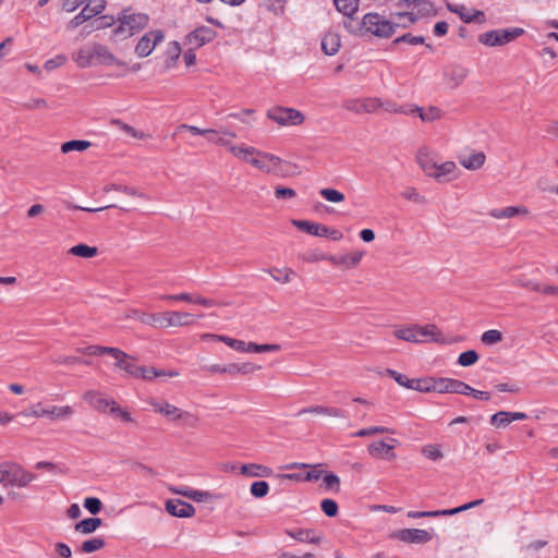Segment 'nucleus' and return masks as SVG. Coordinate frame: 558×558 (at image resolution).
I'll return each instance as SVG.
<instances>
[{
  "label": "nucleus",
  "instance_id": "37998d69",
  "mask_svg": "<svg viewBox=\"0 0 558 558\" xmlns=\"http://www.w3.org/2000/svg\"><path fill=\"white\" fill-rule=\"evenodd\" d=\"M390 433L392 434L393 430L391 428L385 427V426H371L366 428L359 429L357 432L353 433L352 437H367L373 436L376 434H385Z\"/></svg>",
  "mask_w": 558,
  "mask_h": 558
},
{
  "label": "nucleus",
  "instance_id": "5fc2aeb1",
  "mask_svg": "<svg viewBox=\"0 0 558 558\" xmlns=\"http://www.w3.org/2000/svg\"><path fill=\"white\" fill-rule=\"evenodd\" d=\"M293 226H295L299 230L304 231L311 235L317 234L318 222H313L308 220H292Z\"/></svg>",
  "mask_w": 558,
  "mask_h": 558
},
{
  "label": "nucleus",
  "instance_id": "20e7f679",
  "mask_svg": "<svg viewBox=\"0 0 558 558\" xmlns=\"http://www.w3.org/2000/svg\"><path fill=\"white\" fill-rule=\"evenodd\" d=\"M398 25L399 24H395L375 12L367 13L362 19L364 33H369L377 37H390L395 32V26Z\"/></svg>",
  "mask_w": 558,
  "mask_h": 558
},
{
  "label": "nucleus",
  "instance_id": "de8ad7c7",
  "mask_svg": "<svg viewBox=\"0 0 558 558\" xmlns=\"http://www.w3.org/2000/svg\"><path fill=\"white\" fill-rule=\"evenodd\" d=\"M181 54V46L178 41H171L167 50L166 65L170 68L179 59Z\"/></svg>",
  "mask_w": 558,
  "mask_h": 558
},
{
  "label": "nucleus",
  "instance_id": "f704fd0d",
  "mask_svg": "<svg viewBox=\"0 0 558 558\" xmlns=\"http://www.w3.org/2000/svg\"><path fill=\"white\" fill-rule=\"evenodd\" d=\"M485 159L486 157L484 153L480 151L471 154L468 157L461 158L460 163L468 170H477L484 165Z\"/></svg>",
  "mask_w": 558,
  "mask_h": 558
},
{
  "label": "nucleus",
  "instance_id": "e2e57ef3",
  "mask_svg": "<svg viewBox=\"0 0 558 558\" xmlns=\"http://www.w3.org/2000/svg\"><path fill=\"white\" fill-rule=\"evenodd\" d=\"M407 43L410 45H420L425 43V38L423 36H415L411 33H407L393 40L392 44Z\"/></svg>",
  "mask_w": 558,
  "mask_h": 558
},
{
  "label": "nucleus",
  "instance_id": "4be33fe9",
  "mask_svg": "<svg viewBox=\"0 0 558 558\" xmlns=\"http://www.w3.org/2000/svg\"><path fill=\"white\" fill-rule=\"evenodd\" d=\"M416 161L426 175L433 177L437 161L427 148L418 149L416 154Z\"/></svg>",
  "mask_w": 558,
  "mask_h": 558
},
{
  "label": "nucleus",
  "instance_id": "4c0bfd02",
  "mask_svg": "<svg viewBox=\"0 0 558 558\" xmlns=\"http://www.w3.org/2000/svg\"><path fill=\"white\" fill-rule=\"evenodd\" d=\"M409 389H413L420 392H434L435 378L425 377L420 379H412Z\"/></svg>",
  "mask_w": 558,
  "mask_h": 558
},
{
  "label": "nucleus",
  "instance_id": "f03ea898",
  "mask_svg": "<svg viewBox=\"0 0 558 558\" xmlns=\"http://www.w3.org/2000/svg\"><path fill=\"white\" fill-rule=\"evenodd\" d=\"M395 336L398 339L420 343V342H439L441 332L438 328L433 324H427L425 326H407L395 330Z\"/></svg>",
  "mask_w": 558,
  "mask_h": 558
},
{
  "label": "nucleus",
  "instance_id": "8fccbe9b",
  "mask_svg": "<svg viewBox=\"0 0 558 558\" xmlns=\"http://www.w3.org/2000/svg\"><path fill=\"white\" fill-rule=\"evenodd\" d=\"M250 492L255 498H263L269 492V484L266 481L254 482L250 487Z\"/></svg>",
  "mask_w": 558,
  "mask_h": 558
},
{
  "label": "nucleus",
  "instance_id": "423d86ee",
  "mask_svg": "<svg viewBox=\"0 0 558 558\" xmlns=\"http://www.w3.org/2000/svg\"><path fill=\"white\" fill-rule=\"evenodd\" d=\"M267 117L279 125H300L304 122V114L293 108L277 106L267 111Z\"/></svg>",
  "mask_w": 558,
  "mask_h": 558
},
{
  "label": "nucleus",
  "instance_id": "338daca9",
  "mask_svg": "<svg viewBox=\"0 0 558 558\" xmlns=\"http://www.w3.org/2000/svg\"><path fill=\"white\" fill-rule=\"evenodd\" d=\"M66 60L68 59H66V57L64 54H58L54 58H51V59L47 60L45 62V64H44V68L47 71H52V70H54V69L65 64Z\"/></svg>",
  "mask_w": 558,
  "mask_h": 558
},
{
  "label": "nucleus",
  "instance_id": "7ed1b4c3",
  "mask_svg": "<svg viewBox=\"0 0 558 558\" xmlns=\"http://www.w3.org/2000/svg\"><path fill=\"white\" fill-rule=\"evenodd\" d=\"M35 478V474L16 463L4 462L0 464V484L4 486L25 487Z\"/></svg>",
  "mask_w": 558,
  "mask_h": 558
},
{
  "label": "nucleus",
  "instance_id": "72a5a7b5",
  "mask_svg": "<svg viewBox=\"0 0 558 558\" xmlns=\"http://www.w3.org/2000/svg\"><path fill=\"white\" fill-rule=\"evenodd\" d=\"M360 0H333L336 9L347 17L353 16L359 10Z\"/></svg>",
  "mask_w": 558,
  "mask_h": 558
},
{
  "label": "nucleus",
  "instance_id": "0eeeda50",
  "mask_svg": "<svg viewBox=\"0 0 558 558\" xmlns=\"http://www.w3.org/2000/svg\"><path fill=\"white\" fill-rule=\"evenodd\" d=\"M149 404L153 407L155 412L165 415L170 421L182 420L186 425L190 426H193L196 422V418L193 414L182 411L178 407L168 402H160L153 399L149 401Z\"/></svg>",
  "mask_w": 558,
  "mask_h": 558
},
{
  "label": "nucleus",
  "instance_id": "3c124183",
  "mask_svg": "<svg viewBox=\"0 0 558 558\" xmlns=\"http://www.w3.org/2000/svg\"><path fill=\"white\" fill-rule=\"evenodd\" d=\"M502 340V333L496 329H489L483 332L481 341L486 345H494Z\"/></svg>",
  "mask_w": 558,
  "mask_h": 558
},
{
  "label": "nucleus",
  "instance_id": "a18cd8bd",
  "mask_svg": "<svg viewBox=\"0 0 558 558\" xmlns=\"http://www.w3.org/2000/svg\"><path fill=\"white\" fill-rule=\"evenodd\" d=\"M217 339L238 352H246L247 350V343L243 340L228 336H217Z\"/></svg>",
  "mask_w": 558,
  "mask_h": 558
},
{
  "label": "nucleus",
  "instance_id": "e433bc0d",
  "mask_svg": "<svg viewBox=\"0 0 558 558\" xmlns=\"http://www.w3.org/2000/svg\"><path fill=\"white\" fill-rule=\"evenodd\" d=\"M519 214H527L526 207L509 206L501 209H494L490 215L497 219L512 218Z\"/></svg>",
  "mask_w": 558,
  "mask_h": 558
},
{
  "label": "nucleus",
  "instance_id": "13d9d810",
  "mask_svg": "<svg viewBox=\"0 0 558 558\" xmlns=\"http://www.w3.org/2000/svg\"><path fill=\"white\" fill-rule=\"evenodd\" d=\"M381 99L377 97L362 98L363 112L374 113L380 108Z\"/></svg>",
  "mask_w": 558,
  "mask_h": 558
},
{
  "label": "nucleus",
  "instance_id": "473e14b6",
  "mask_svg": "<svg viewBox=\"0 0 558 558\" xmlns=\"http://www.w3.org/2000/svg\"><path fill=\"white\" fill-rule=\"evenodd\" d=\"M456 168V163L452 161H446L440 165L437 163L435 172L432 178L439 182L450 180L449 175H451L454 172Z\"/></svg>",
  "mask_w": 558,
  "mask_h": 558
},
{
  "label": "nucleus",
  "instance_id": "9d476101",
  "mask_svg": "<svg viewBox=\"0 0 558 558\" xmlns=\"http://www.w3.org/2000/svg\"><path fill=\"white\" fill-rule=\"evenodd\" d=\"M217 36L216 31L208 26H199L189 33L185 37L184 45L192 49H197L213 41Z\"/></svg>",
  "mask_w": 558,
  "mask_h": 558
},
{
  "label": "nucleus",
  "instance_id": "ddd939ff",
  "mask_svg": "<svg viewBox=\"0 0 558 558\" xmlns=\"http://www.w3.org/2000/svg\"><path fill=\"white\" fill-rule=\"evenodd\" d=\"M166 510L169 514L178 518H191L195 513L193 505L181 499H170L166 502Z\"/></svg>",
  "mask_w": 558,
  "mask_h": 558
},
{
  "label": "nucleus",
  "instance_id": "aec40b11",
  "mask_svg": "<svg viewBox=\"0 0 558 558\" xmlns=\"http://www.w3.org/2000/svg\"><path fill=\"white\" fill-rule=\"evenodd\" d=\"M395 446L389 445L383 440L374 441L367 447V452L369 456L374 458H387L388 460H392L396 457L393 451Z\"/></svg>",
  "mask_w": 558,
  "mask_h": 558
},
{
  "label": "nucleus",
  "instance_id": "2eb2a0df",
  "mask_svg": "<svg viewBox=\"0 0 558 558\" xmlns=\"http://www.w3.org/2000/svg\"><path fill=\"white\" fill-rule=\"evenodd\" d=\"M84 400L95 410L106 412L107 409L116 403L114 400L106 398L102 393L94 390H88L84 393Z\"/></svg>",
  "mask_w": 558,
  "mask_h": 558
},
{
  "label": "nucleus",
  "instance_id": "412c9836",
  "mask_svg": "<svg viewBox=\"0 0 558 558\" xmlns=\"http://www.w3.org/2000/svg\"><path fill=\"white\" fill-rule=\"evenodd\" d=\"M117 360L116 366L124 371L129 376L137 378L141 366L134 362V359L122 351L121 355L112 356Z\"/></svg>",
  "mask_w": 558,
  "mask_h": 558
},
{
  "label": "nucleus",
  "instance_id": "c03bdc74",
  "mask_svg": "<svg viewBox=\"0 0 558 558\" xmlns=\"http://www.w3.org/2000/svg\"><path fill=\"white\" fill-rule=\"evenodd\" d=\"M48 413L46 416H48L51 420L56 418H66L73 414V409L70 405L65 407H51L50 409H47Z\"/></svg>",
  "mask_w": 558,
  "mask_h": 558
},
{
  "label": "nucleus",
  "instance_id": "9b49d317",
  "mask_svg": "<svg viewBox=\"0 0 558 558\" xmlns=\"http://www.w3.org/2000/svg\"><path fill=\"white\" fill-rule=\"evenodd\" d=\"M395 537L408 544H425L432 539V534L421 529H402L396 532Z\"/></svg>",
  "mask_w": 558,
  "mask_h": 558
},
{
  "label": "nucleus",
  "instance_id": "2f4dec72",
  "mask_svg": "<svg viewBox=\"0 0 558 558\" xmlns=\"http://www.w3.org/2000/svg\"><path fill=\"white\" fill-rule=\"evenodd\" d=\"M102 524V520L100 518H87L80 522H77L74 526L75 531L82 534H92L94 533L100 525Z\"/></svg>",
  "mask_w": 558,
  "mask_h": 558
},
{
  "label": "nucleus",
  "instance_id": "79ce46f5",
  "mask_svg": "<svg viewBox=\"0 0 558 558\" xmlns=\"http://www.w3.org/2000/svg\"><path fill=\"white\" fill-rule=\"evenodd\" d=\"M106 545L105 541L101 537H94L87 541H84L81 545V550L85 554H90L97 550H100Z\"/></svg>",
  "mask_w": 558,
  "mask_h": 558
},
{
  "label": "nucleus",
  "instance_id": "a878e982",
  "mask_svg": "<svg viewBox=\"0 0 558 558\" xmlns=\"http://www.w3.org/2000/svg\"><path fill=\"white\" fill-rule=\"evenodd\" d=\"M305 413H316L323 414L332 417H345V412L339 408L335 407H324V405H314L308 408H303L299 411L298 415H302Z\"/></svg>",
  "mask_w": 558,
  "mask_h": 558
},
{
  "label": "nucleus",
  "instance_id": "cd10ccee",
  "mask_svg": "<svg viewBox=\"0 0 558 558\" xmlns=\"http://www.w3.org/2000/svg\"><path fill=\"white\" fill-rule=\"evenodd\" d=\"M76 351L86 355H101L109 354L111 356H119L122 354V350L113 347H102V345H87L84 348H77Z\"/></svg>",
  "mask_w": 558,
  "mask_h": 558
},
{
  "label": "nucleus",
  "instance_id": "0e129e2a",
  "mask_svg": "<svg viewBox=\"0 0 558 558\" xmlns=\"http://www.w3.org/2000/svg\"><path fill=\"white\" fill-rule=\"evenodd\" d=\"M343 26L348 32H350L352 34H364V27H362V21L357 22L353 19V16L348 17V20H345L343 22Z\"/></svg>",
  "mask_w": 558,
  "mask_h": 558
},
{
  "label": "nucleus",
  "instance_id": "bf43d9fd",
  "mask_svg": "<svg viewBox=\"0 0 558 558\" xmlns=\"http://www.w3.org/2000/svg\"><path fill=\"white\" fill-rule=\"evenodd\" d=\"M490 424L495 427H506L510 424L509 412L499 411L490 416Z\"/></svg>",
  "mask_w": 558,
  "mask_h": 558
},
{
  "label": "nucleus",
  "instance_id": "680f3d73",
  "mask_svg": "<svg viewBox=\"0 0 558 558\" xmlns=\"http://www.w3.org/2000/svg\"><path fill=\"white\" fill-rule=\"evenodd\" d=\"M320 508L327 517L333 518L338 514V504L332 499H324Z\"/></svg>",
  "mask_w": 558,
  "mask_h": 558
},
{
  "label": "nucleus",
  "instance_id": "1a4fd4ad",
  "mask_svg": "<svg viewBox=\"0 0 558 558\" xmlns=\"http://www.w3.org/2000/svg\"><path fill=\"white\" fill-rule=\"evenodd\" d=\"M434 392L438 393H458V395H468V391L471 390V386L464 381L453 378L439 377L435 378Z\"/></svg>",
  "mask_w": 558,
  "mask_h": 558
},
{
  "label": "nucleus",
  "instance_id": "39448f33",
  "mask_svg": "<svg viewBox=\"0 0 558 558\" xmlns=\"http://www.w3.org/2000/svg\"><path fill=\"white\" fill-rule=\"evenodd\" d=\"M524 34V29L512 27L506 29L489 31L478 36V41L485 46L497 47L513 41Z\"/></svg>",
  "mask_w": 558,
  "mask_h": 558
},
{
  "label": "nucleus",
  "instance_id": "ea45409f",
  "mask_svg": "<svg viewBox=\"0 0 558 558\" xmlns=\"http://www.w3.org/2000/svg\"><path fill=\"white\" fill-rule=\"evenodd\" d=\"M269 275L278 282L288 283L291 281L295 272L291 268H272L267 270Z\"/></svg>",
  "mask_w": 558,
  "mask_h": 558
},
{
  "label": "nucleus",
  "instance_id": "6e6552de",
  "mask_svg": "<svg viewBox=\"0 0 558 558\" xmlns=\"http://www.w3.org/2000/svg\"><path fill=\"white\" fill-rule=\"evenodd\" d=\"M163 32L159 29L144 34L135 46V53L140 58L148 57L155 47L163 40Z\"/></svg>",
  "mask_w": 558,
  "mask_h": 558
},
{
  "label": "nucleus",
  "instance_id": "052dcab7",
  "mask_svg": "<svg viewBox=\"0 0 558 558\" xmlns=\"http://www.w3.org/2000/svg\"><path fill=\"white\" fill-rule=\"evenodd\" d=\"M83 506L90 514L95 515L101 511L102 502L97 497H87L85 498Z\"/></svg>",
  "mask_w": 558,
  "mask_h": 558
},
{
  "label": "nucleus",
  "instance_id": "4468645a",
  "mask_svg": "<svg viewBox=\"0 0 558 558\" xmlns=\"http://www.w3.org/2000/svg\"><path fill=\"white\" fill-rule=\"evenodd\" d=\"M230 151L238 158H241L252 165L253 167L259 169L260 156L258 153L260 150L256 149L253 146L239 147L236 145H230Z\"/></svg>",
  "mask_w": 558,
  "mask_h": 558
},
{
  "label": "nucleus",
  "instance_id": "a211bd4d",
  "mask_svg": "<svg viewBox=\"0 0 558 558\" xmlns=\"http://www.w3.org/2000/svg\"><path fill=\"white\" fill-rule=\"evenodd\" d=\"M94 54L95 59L99 64L102 65H124V62L118 60L114 54L102 44L95 43L94 44Z\"/></svg>",
  "mask_w": 558,
  "mask_h": 558
},
{
  "label": "nucleus",
  "instance_id": "6ab92c4d",
  "mask_svg": "<svg viewBox=\"0 0 558 558\" xmlns=\"http://www.w3.org/2000/svg\"><path fill=\"white\" fill-rule=\"evenodd\" d=\"M128 317L135 318L142 324L154 326V327H165V318L163 314H149L144 313L138 310H131L128 314Z\"/></svg>",
  "mask_w": 558,
  "mask_h": 558
},
{
  "label": "nucleus",
  "instance_id": "58836bf2",
  "mask_svg": "<svg viewBox=\"0 0 558 558\" xmlns=\"http://www.w3.org/2000/svg\"><path fill=\"white\" fill-rule=\"evenodd\" d=\"M92 146V143L84 140H72L61 145V151L68 154L70 151H83Z\"/></svg>",
  "mask_w": 558,
  "mask_h": 558
},
{
  "label": "nucleus",
  "instance_id": "5701e85b",
  "mask_svg": "<svg viewBox=\"0 0 558 558\" xmlns=\"http://www.w3.org/2000/svg\"><path fill=\"white\" fill-rule=\"evenodd\" d=\"M258 156H260L259 170L267 173L278 174L282 162L280 157L264 151L258 153Z\"/></svg>",
  "mask_w": 558,
  "mask_h": 558
},
{
  "label": "nucleus",
  "instance_id": "864d4df0",
  "mask_svg": "<svg viewBox=\"0 0 558 558\" xmlns=\"http://www.w3.org/2000/svg\"><path fill=\"white\" fill-rule=\"evenodd\" d=\"M262 5L275 15H282L284 12L283 0H263Z\"/></svg>",
  "mask_w": 558,
  "mask_h": 558
},
{
  "label": "nucleus",
  "instance_id": "603ef678",
  "mask_svg": "<svg viewBox=\"0 0 558 558\" xmlns=\"http://www.w3.org/2000/svg\"><path fill=\"white\" fill-rule=\"evenodd\" d=\"M319 194L330 203H341L344 201V194L335 189H322Z\"/></svg>",
  "mask_w": 558,
  "mask_h": 558
},
{
  "label": "nucleus",
  "instance_id": "c85d7f7f",
  "mask_svg": "<svg viewBox=\"0 0 558 558\" xmlns=\"http://www.w3.org/2000/svg\"><path fill=\"white\" fill-rule=\"evenodd\" d=\"M341 46L340 36L337 33L329 32L322 39V50L327 56H333Z\"/></svg>",
  "mask_w": 558,
  "mask_h": 558
},
{
  "label": "nucleus",
  "instance_id": "69168bd1",
  "mask_svg": "<svg viewBox=\"0 0 558 558\" xmlns=\"http://www.w3.org/2000/svg\"><path fill=\"white\" fill-rule=\"evenodd\" d=\"M386 372L388 376L393 378L400 386L405 387L408 389L409 387H411L410 384L412 383V379L408 378L404 374L398 373L397 371L390 368H388Z\"/></svg>",
  "mask_w": 558,
  "mask_h": 558
},
{
  "label": "nucleus",
  "instance_id": "c756f323",
  "mask_svg": "<svg viewBox=\"0 0 558 558\" xmlns=\"http://www.w3.org/2000/svg\"><path fill=\"white\" fill-rule=\"evenodd\" d=\"M380 108L384 109L386 112L391 113H402V114H413L415 111H421V108L417 106L412 105H405V106H398L392 100H381Z\"/></svg>",
  "mask_w": 558,
  "mask_h": 558
},
{
  "label": "nucleus",
  "instance_id": "dca6fc26",
  "mask_svg": "<svg viewBox=\"0 0 558 558\" xmlns=\"http://www.w3.org/2000/svg\"><path fill=\"white\" fill-rule=\"evenodd\" d=\"M447 8L450 12L459 14L460 19L464 23H483L485 21V14L483 11L474 10L473 13H469L464 5L447 3Z\"/></svg>",
  "mask_w": 558,
  "mask_h": 558
},
{
  "label": "nucleus",
  "instance_id": "09e8293b",
  "mask_svg": "<svg viewBox=\"0 0 558 558\" xmlns=\"http://www.w3.org/2000/svg\"><path fill=\"white\" fill-rule=\"evenodd\" d=\"M281 347L279 344H257L255 342H247L246 352L253 353H265V352H278Z\"/></svg>",
  "mask_w": 558,
  "mask_h": 558
},
{
  "label": "nucleus",
  "instance_id": "4d7b16f0",
  "mask_svg": "<svg viewBox=\"0 0 558 558\" xmlns=\"http://www.w3.org/2000/svg\"><path fill=\"white\" fill-rule=\"evenodd\" d=\"M47 413H48V410L44 409L41 407V403L38 402V403L32 405L29 409L21 411L17 415H21L24 417H29V416L44 417V416H46Z\"/></svg>",
  "mask_w": 558,
  "mask_h": 558
},
{
  "label": "nucleus",
  "instance_id": "bb28decb",
  "mask_svg": "<svg viewBox=\"0 0 558 558\" xmlns=\"http://www.w3.org/2000/svg\"><path fill=\"white\" fill-rule=\"evenodd\" d=\"M241 474L250 477H269L272 469L263 464L248 463L241 466Z\"/></svg>",
  "mask_w": 558,
  "mask_h": 558
},
{
  "label": "nucleus",
  "instance_id": "f3484780",
  "mask_svg": "<svg viewBox=\"0 0 558 558\" xmlns=\"http://www.w3.org/2000/svg\"><path fill=\"white\" fill-rule=\"evenodd\" d=\"M163 318H165V327L163 328H167L170 326H174V327L189 326L194 323L192 314L186 313V312H177V311L166 312V313H163Z\"/></svg>",
  "mask_w": 558,
  "mask_h": 558
},
{
  "label": "nucleus",
  "instance_id": "6e6d98bb",
  "mask_svg": "<svg viewBox=\"0 0 558 558\" xmlns=\"http://www.w3.org/2000/svg\"><path fill=\"white\" fill-rule=\"evenodd\" d=\"M478 360V354L476 351L474 350H468V351H464L462 352L459 357H458V364H460L461 366H471L473 364H475Z\"/></svg>",
  "mask_w": 558,
  "mask_h": 558
},
{
  "label": "nucleus",
  "instance_id": "393cba45",
  "mask_svg": "<svg viewBox=\"0 0 558 558\" xmlns=\"http://www.w3.org/2000/svg\"><path fill=\"white\" fill-rule=\"evenodd\" d=\"M364 253L363 252H352V253H348V254H344V255H341V256H330L329 257V260L333 264V265H343L345 266L347 268H353L355 266H357L363 257Z\"/></svg>",
  "mask_w": 558,
  "mask_h": 558
},
{
  "label": "nucleus",
  "instance_id": "49530a36",
  "mask_svg": "<svg viewBox=\"0 0 558 558\" xmlns=\"http://www.w3.org/2000/svg\"><path fill=\"white\" fill-rule=\"evenodd\" d=\"M94 16L95 15L90 12V10L84 7L81 12L69 22L68 27L74 29Z\"/></svg>",
  "mask_w": 558,
  "mask_h": 558
},
{
  "label": "nucleus",
  "instance_id": "f257e3e1",
  "mask_svg": "<svg viewBox=\"0 0 558 558\" xmlns=\"http://www.w3.org/2000/svg\"><path fill=\"white\" fill-rule=\"evenodd\" d=\"M119 25L112 31V38L124 40L140 31L144 29L149 22V16L145 13L133 12L131 8L123 9L117 16Z\"/></svg>",
  "mask_w": 558,
  "mask_h": 558
},
{
  "label": "nucleus",
  "instance_id": "774afa93",
  "mask_svg": "<svg viewBox=\"0 0 558 558\" xmlns=\"http://www.w3.org/2000/svg\"><path fill=\"white\" fill-rule=\"evenodd\" d=\"M402 196L405 199H409V201L417 203V204H424L426 202L425 197L420 195L415 187L405 189V191L402 192Z\"/></svg>",
  "mask_w": 558,
  "mask_h": 558
},
{
  "label": "nucleus",
  "instance_id": "b1692460",
  "mask_svg": "<svg viewBox=\"0 0 558 558\" xmlns=\"http://www.w3.org/2000/svg\"><path fill=\"white\" fill-rule=\"evenodd\" d=\"M72 59L82 69L92 66L95 59L94 45L78 49L72 54Z\"/></svg>",
  "mask_w": 558,
  "mask_h": 558
},
{
  "label": "nucleus",
  "instance_id": "f8f14e48",
  "mask_svg": "<svg viewBox=\"0 0 558 558\" xmlns=\"http://www.w3.org/2000/svg\"><path fill=\"white\" fill-rule=\"evenodd\" d=\"M469 75V70L461 64L451 63L444 68V78L451 88H457Z\"/></svg>",
  "mask_w": 558,
  "mask_h": 558
},
{
  "label": "nucleus",
  "instance_id": "a19ab883",
  "mask_svg": "<svg viewBox=\"0 0 558 558\" xmlns=\"http://www.w3.org/2000/svg\"><path fill=\"white\" fill-rule=\"evenodd\" d=\"M69 253L75 256L90 258L97 254V247L87 244H77L69 250Z\"/></svg>",
  "mask_w": 558,
  "mask_h": 558
},
{
  "label": "nucleus",
  "instance_id": "c9c22d12",
  "mask_svg": "<svg viewBox=\"0 0 558 558\" xmlns=\"http://www.w3.org/2000/svg\"><path fill=\"white\" fill-rule=\"evenodd\" d=\"M286 533L301 543L318 544L320 542L319 536H311L312 530L299 529L296 531L287 530Z\"/></svg>",
  "mask_w": 558,
  "mask_h": 558
},
{
  "label": "nucleus",
  "instance_id": "7c9ffc66",
  "mask_svg": "<svg viewBox=\"0 0 558 558\" xmlns=\"http://www.w3.org/2000/svg\"><path fill=\"white\" fill-rule=\"evenodd\" d=\"M319 466H320V464L311 465L307 463L294 462V463L288 464L286 468L289 470L310 468L311 470L303 476V480L307 481V482H315V481H318L323 476V472L318 469Z\"/></svg>",
  "mask_w": 558,
  "mask_h": 558
}]
</instances>
